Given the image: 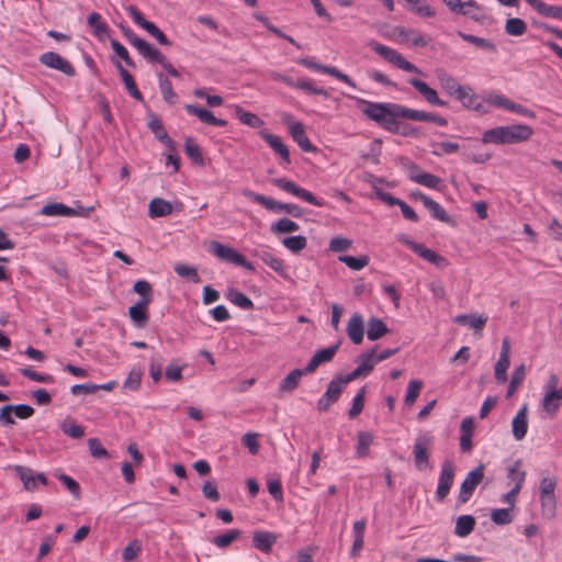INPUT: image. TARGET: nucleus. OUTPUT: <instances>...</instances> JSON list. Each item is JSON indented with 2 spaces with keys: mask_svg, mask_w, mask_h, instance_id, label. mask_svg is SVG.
I'll return each mask as SVG.
<instances>
[{
  "mask_svg": "<svg viewBox=\"0 0 562 562\" xmlns=\"http://www.w3.org/2000/svg\"><path fill=\"white\" fill-rule=\"evenodd\" d=\"M357 101L358 108L371 121L387 132H400V119L409 120L411 109L393 102H372L348 95Z\"/></svg>",
  "mask_w": 562,
  "mask_h": 562,
  "instance_id": "obj_1",
  "label": "nucleus"
},
{
  "mask_svg": "<svg viewBox=\"0 0 562 562\" xmlns=\"http://www.w3.org/2000/svg\"><path fill=\"white\" fill-rule=\"evenodd\" d=\"M533 134L532 127L526 124H513L487 130L482 135L484 144H517L528 140Z\"/></svg>",
  "mask_w": 562,
  "mask_h": 562,
  "instance_id": "obj_2",
  "label": "nucleus"
},
{
  "mask_svg": "<svg viewBox=\"0 0 562 562\" xmlns=\"http://www.w3.org/2000/svg\"><path fill=\"white\" fill-rule=\"evenodd\" d=\"M210 251L223 261L243 267L249 271H255L254 265L246 260V258L240 252L229 246L221 244L220 241L212 240L210 243Z\"/></svg>",
  "mask_w": 562,
  "mask_h": 562,
  "instance_id": "obj_3",
  "label": "nucleus"
},
{
  "mask_svg": "<svg viewBox=\"0 0 562 562\" xmlns=\"http://www.w3.org/2000/svg\"><path fill=\"white\" fill-rule=\"evenodd\" d=\"M369 46L380 56H382L386 61L394 64L400 69L414 72L422 74V70L418 69L414 64L406 60L397 50L390 48L383 44L378 43L376 41H371Z\"/></svg>",
  "mask_w": 562,
  "mask_h": 562,
  "instance_id": "obj_4",
  "label": "nucleus"
},
{
  "mask_svg": "<svg viewBox=\"0 0 562 562\" xmlns=\"http://www.w3.org/2000/svg\"><path fill=\"white\" fill-rule=\"evenodd\" d=\"M484 464H479L467 474L460 486L458 504H465L470 501L475 488L484 479Z\"/></svg>",
  "mask_w": 562,
  "mask_h": 562,
  "instance_id": "obj_5",
  "label": "nucleus"
},
{
  "mask_svg": "<svg viewBox=\"0 0 562 562\" xmlns=\"http://www.w3.org/2000/svg\"><path fill=\"white\" fill-rule=\"evenodd\" d=\"M126 10L133 18L134 22L155 37L159 44L165 46L171 45V42L167 38L164 32L154 22L147 21L135 5H128Z\"/></svg>",
  "mask_w": 562,
  "mask_h": 562,
  "instance_id": "obj_6",
  "label": "nucleus"
},
{
  "mask_svg": "<svg viewBox=\"0 0 562 562\" xmlns=\"http://www.w3.org/2000/svg\"><path fill=\"white\" fill-rule=\"evenodd\" d=\"M346 383L341 379V374L336 375L328 384L326 392L323 396L317 401V408L321 412H326L329 409L331 404L336 403L344 389L346 387Z\"/></svg>",
  "mask_w": 562,
  "mask_h": 562,
  "instance_id": "obj_7",
  "label": "nucleus"
},
{
  "mask_svg": "<svg viewBox=\"0 0 562 562\" xmlns=\"http://www.w3.org/2000/svg\"><path fill=\"white\" fill-rule=\"evenodd\" d=\"M456 467L452 461L447 460L442 463L438 477V486L436 490V498L438 502H443L453 484Z\"/></svg>",
  "mask_w": 562,
  "mask_h": 562,
  "instance_id": "obj_8",
  "label": "nucleus"
},
{
  "mask_svg": "<svg viewBox=\"0 0 562 562\" xmlns=\"http://www.w3.org/2000/svg\"><path fill=\"white\" fill-rule=\"evenodd\" d=\"M38 60L44 66L60 71L61 74L74 77L76 76V69L72 64L55 52L43 53Z\"/></svg>",
  "mask_w": 562,
  "mask_h": 562,
  "instance_id": "obj_9",
  "label": "nucleus"
},
{
  "mask_svg": "<svg viewBox=\"0 0 562 562\" xmlns=\"http://www.w3.org/2000/svg\"><path fill=\"white\" fill-rule=\"evenodd\" d=\"M299 63L306 68L330 75L346 85L356 88L355 81L348 75L341 72L337 67L318 64L310 57L301 58Z\"/></svg>",
  "mask_w": 562,
  "mask_h": 562,
  "instance_id": "obj_10",
  "label": "nucleus"
},
{
  "mask_svg": "<svg viewBox=\"0 0 562 562\" xmlns=\"http://www.w3.org/2000/svg\"><path fill=\"white\" fill-rule=\"evenodd\" d=\"M510 344L508 338L503 339L501 353L497 362L494 367L495 380L498 383H505L507 381V369L510 364Z\"/></svg>",
  "mask_w": 562,
  "mask_h": 562,
  "instance_id": "obj_11",
  "label": "nucleus"
},
{
  "mask_svg": "<svg viewBox=\"0 0 562 562\" xmlns=\"http://www.w3.org/2000/svg\"><path fill=\"white\" fill-rule=\"evenodd\" d=\"M339 346H340V341H338L337 344H335L328 348L317 350L315 352V355L308 361L307 366L305 367V373L306 374L313 373L314 371H316V369L322 363L331 361L333 358L335 357L336 352L338 351Z\"/></svg>",
  "mask_w": 562,
  "mask_h": 562,
  "instance_id": "obj_12",
  "label": "nucleus"
},
{
  "mask_svg": "<svg viewBox=\"0 0 562 562\" xmlns=\"http://www.w3.org/2000/svg\"><path fill=\"white\" fill-rule=\"evenodd\" d=\"M148 128L155 134L156 138L161 142L170 151H176L177 144L176 142L169 137L167 131L164 127V124L161 120L155 115L151 114L149 122H148Z\"/></svg>",
  "mask_w": 562,
  "mask_h": 562,
  "instance_id": "obj_13",
  "label": "nucleus"
},
{
  "mask_svg": "<svg viewBox=\"0 0 562 562\" xmlns=\"http://www.w3.org/2000/svg\"><path fill=\"white\" fill-rule=\"evenodd\" d=\"M409 85H412L420 95L431 105L436 106H447V102L438 97V93L435 89L429 87L425 81L411 78L408 80Z\"/></svg>",
  "mask_w": 562,
  "mask_h": 562,
  "instance_id": "obj_14",
  "label": "nucleus"
},
{
  "mask_svg": "<svg viewBox=\"0 0 562 562\" xmlns=\"http://www.w3.org/2000/svg\"><path fill=\"white\" fill-rule=\"evenodd\" d=\"M184 108L189 114L195 115L203 123L221 127L227 125V121L215 117L214 114L205 108L194 104H187Z\"/></svg>",
  "mask_w": 562,
  "mask_h": 562,
  "instance_id": "obj_15",
  "label": "nucleus"
},
{
  "mask_svg": "<svg viewBox=\"0 0 562 562\" xmlns=\"http://www.w3.org/2000/svg\"><path fill=\"white\" fill-rule=\"evenodd\" d=\"M409 178L422 186L436 189L441 183V179L435 175L423 171L417 165L409 168Z\"/></svg>",
  "mask_w": 562,
  "mask_h": 562,
  "instance_id": "obj_16",
  "label": "nucleus"
},
{
  "mask_svg": "<svg viewBox=\"0 0 562 562\" xmlns=\"http://www.w3.org/2000/svg\"><path fill=\"white\" fill-rule=\"evenodd\" d=\"M260 136L262 137V139H265L267 142V144L277 154H279L281 156V158L285 165L291 164L290 151H289L286 145L282 142V139L278 135L271 134L267 131H261Z\"/></svg>",
  "mask_w": 562,
  "mask_h": 562,
  "instance_id": "obj_17",
  "label": "nucleus"
},
{
  "mask_svg": "<svg viewBox=\"0 0 562 562\" xmlns=\"http://www.w3.org/2000/svg\"><path fill=\"white\" fill-rule=\"evenodd\" d=\"M562 403V386L559 390H544L541 402L542 408L550 416H554Z\"/></svg>",
  "mask_w": 562,
  "mask_h": 562,
  "instance_id": "obj_18",
  "label": "nucleus"
},
{
  "mask_svg": "<svg viewBox=\"0 0 562 562\" xmlns=\"http://www.w3.org/2000/svg\"><path fill=\"white\" fill-rule=\"evenodd\" d=\"M290 134L303 151L315 153L317 150V148L310 142L305 133L304 125L301 122H296L290 126Z\"/></svg>",
  "mask_w": 562,
  "mask_h": 562,
  "instance_id": "obj_19",
  "label": "nucleus"
},
{
  "mask_svg": "<svg viewBox=\"0 0 562 562\" xmlns=\"http://www.w3.org/2000/svg\"><path fill=\"white\" fill-rule=\"evenodd\" d=\"M347 335L355 345H360L363 340L364 327L363 318L359 313H355L347 325Z\"/></svg>",
  "mask_w": 562,
  "mask_h": 562,
  "instance_id": "obj_20",
  "label": "nucleus"
},
{
  "mask_svg": "<svg viewBox=\"0 0 562 562\" xmlns=\"http://www.w3.org/2000/svg\"><path fill=\"white\" fill-rule=\"evenodd\" d=\"M277 539V536L270 531L257 530L252 535V544L257 550L270 553Z\"/></svg>",
  "mask_w": 562,
  "mask_h": 562,
  "instance_id": "obj_21",
  "label": "nucleus"
},
{
  "mask_svg": "<svg viewBox=\"0 0 562 562\" xmlns=\"http://www.w3.org/2000/svg\"><path fill=\"white\" fill-rule=\"evenodd\" d=\"M429 443H430V439H428V438H418V439H416V441L414 443L413 453H414L415 465L419 470H422L428 465V460H429L428 446H429Z\"/></svg>",
  "mask_w": 562,
  "mask_h": 562,
  "instance_id": "obj_22",
  "label": "nucleus"
},
{
  "mask_svg": "<svg viewBox=\"0 0 562 562\" xmlns=\"http://www.w3.org/2000/svg\"><path fill=\"white\" fill-rule=\"evenodd\" d=\"M436 77L439 81V86L441 87V89L445 90L447 94L451 97H456L457 93L460 92V89L463 87L454 77H452L443 69H437Z\"/></svg>",
  "mask_w": 562,
  "mask_h": 562,
  "instance_id": "obj_23",
  "label": "nucleus"
},
{
  "mask_svg": "<svg viewBox=\"0 0 562 562\" xmlns=\"http://www.w3.org/2000/svg\"><path fill=\"white\" fill-rule=\"evenodd\" d=\"M513 436L516 440H522L528 430L527 405H524L512 422Z\"/></svg>",
  "mask_w": 562,
  "mask_h": 562,
  "instance_id": "obj_24",
  "label": "nucleus"
},
{
  "mask_svg": "<svg viewBox=\"0 0 562 562\" xmlns=\"http://www.w3.org/2000/svg\"><path fill=\"white\" fill-rule=\"evenodd\" d=\"M453 321L459 325H465L476 331H481L487 322V316L479 314H460L457 315Z\"/></svg>",
  "mask_w": 562,
  "mask_h": 562,
  "instance_id": "obj_25",
  "label": "nucleus"
},
{
  "mask_svg": "<svg viewBox=\"0 0 562 562\" xmlns=\"http://www.w3.org/2000/svg\"><path fill=\"white\" fill-rule=\"evenodd\" d=\"M148 305L149 303H146V301H137L133 306L128 308V315L131 319L138 327H144L148 322Z\"/></svg>",
  "mask_w": 562,
  "mask_h": 562,
  "instance_id": "obj_26",
  "label": "nucleus"
},
{
  "mask_svg": "<svg viewBox=\"0 0 562 562\" xmlns=\"http://www.w3.org/2000/svg\"><path fill=\"white\" fill-rule=\"evenodd\" d=\"M115 66L128 93L137 101H143V94L138 90L133 76L122 66L120 61H116Z\"/></svg>",
  "mask_w": 562,
  "mask_h": 562,
  "instance_id": "obj_27",
  "label": "nucleus"
},
{
  "mask_svg": "<svg viewBox=\"0 0 562 562\" xmlns=\"http://www.w3.org/2000/svg\"><path fill=\"white\" fill-rule=\"evenodd\" d=\"M396 33L403 38V41H411L413 46L425 47L430 43V37H427L415 30H407L402 26L395 29Z\"/></svg>",
  "mask_w": 562,
  "mask_h": 562,
  "instance_id": "obj_28",
  "label": "nucleus"
},
{
  "mask_svg": "<svg viewBox=\"0 0 562 562\" xmlns=\"http://www.w3.org/2000/svg\"><path fill=\"white\" fill-rule=\"evenodd\" d=\"M257 256L260 258V260L263 263H266L268 267H270L278 274H280L283 278L288 277L284 261L282 259L274 257L269 251H260V252H258Z\"/></svg>",
  "mask_w": 562,
  "mask_h": 562,
  "instance_id": "obj_29",
  "label": "nucleus"
},
{
  "mask_svg": "<svg viewBox=\"0 0 562 562\" xmlns=\"http://www.w3.org/2000/svg\"><path fill=\"white\" fill-rule=\"evenodd\" d=\"M135 48L138 53L150 61L160 64L165 59V55L159 49L147 43L145 40L138 41Z\"/></svg>",
  "mask_w": 562,
  "mask_h": 562,
  "instance_id": "obj_30",
  "label": "nucleus"
},
{
  "mask_svg": "<svg viewBox=\"0 0 562 562\" xmlns=\"http://www.w3.org/2000/svg\"><path fill=\"white\" fill-rule=\"evenodd\" d=\"M389 331L386 324L376 317H372L368 321L367 337L369 340L374 341L383 337Z\"/></svg>",
  "mask_w": 562,
  "mask_h": 562,
  "instance_id": "obj_31",
  "label": "nucleus"
},
{
  "mask_svg": "<svg viewBox=\"0 0 562 562\" xmlns=\"http://www.w3.org/2000/svg\"><path fill=\"white\" fill-rule=\"evenodd\" d=\"M475 527V518L472 515H462L457 518L454 533L464 538L469 536Z\"/></svg>",
  "mask_w": 562,
  "mask_h": 562,
  "instance_id": "obj_32",
  "label": "nucleus"
},
{
  "mask_svg": "<svg viewBox=\"0 0 562 562\" xmlns=\"http://www.w3.org/2000/svg\"><path fill=\"white\" fill-rule=\"evenodd\" d=\"M411 117L412 121H418V122H434L438 124L439 126H447L448 121L447 119L439 116L435 113L425 112L420 110L411 109Z\"/></svg>",
  "mask_w": 562,
  "mask_h": 562,
  "instance_id": "obj_33",
  "label": "nucleus"
},
{
  "mask_svg": "<svg viewBox=\"0 0 562 562\" xmlns=\"http://www.w3.org/2000/svg\"><path fill=\"white\" fill-rule=\"evenodd\" d=\"M235 115L243 124L252 128H259L265 124L257 114L247 112L239 105L235 106Z\"/></svg>",
  "mask_w": 562,
  "mask_h": 562,
  "instance_id": "obj_34",
  "label": "nucleus"
},
{
  "mask_svg": "<svg viewBox=\"0 0 562 562\" xmlns=\"http://www.w3.org/2000/svg\"><path fill=\"white\" fill-rule=\"evenodd\" d=\"M13 470L19 475L26 491H34L36 487L35 473L32 469L23 465H14Z\"/></svg>",
  "mask_w": 562,
  "mask_h": 562,
  "instance_id": "obj_35",
  "label": "nucleus"
},
{
  "mask_svg": "<svg viewBox=\"0 0 562 562\" xmlns=\"http://www.w3.org/2000/svg\"><path fill=\"white\" fill-rule=\"evenodd\" d=\"M88 24L93 29L94 35L103 40L109 34V26L102 21L100 13L92 12L88 15Z\"/></svg>",
  "mask_w": 562,
  "mask_h": 562,
  "instance_id": "obj_36",
  "label": "nucleus"
},
{
  "mask_svg": "<svg viewBox=\"0 0 562 562\" xmlns=\"http://www.w3.org/2000/svg\"><path fill=\"white\" fill-rule=\"evenodd\" d=\"M305 373V369H294L292 370L281 382L280 390L284 392H291L295 390L300 383V380Z\"/></svg>",
  "mask_w": 562,
  "mask_h": 562,
  "instance_id": "obj_37",
  "label": "nucleus"
},
{
  "mask_svg": "<svg viewBox=\"0 0 562 562\" xmlns=\"http://www.w3.org/2000/svg\"><path fill=\"white\" fill-rule=\"evenodd\" d=\"M184 207V205L179 202H168L161 198H154L149 205L148 211H181Z\"/></svg>",
  "mask_w": 562,
  "mask_h": 562,
  "instance_id": "obj_38",
  "label": "nucleus"
},
{
  "mask_svg": "<svg viewBox=\"0 0 562 562\" xmlns=\"http://www.w3.org/2000/svg\"><path fill=\"white\" fill-rule=\"evenodd\" d=\"M159 88L164 100L169 104H175L178 100L177 93L173 91L171 81L162 74L158 75Z\"/></svg>",
  "mask_w": 562,
  "mask_h": 562,
  "instance_id": "obj_39",
  "label": "nucleus"
},
{
  "mask_svg": "<svg viewBox=\"0 0 562 562\" xmlns=\"http://www.w3.org/2000/svg\"><path fill=\"white\" fill-rule=\"evenodd\" d=\"M60 429L72 439H80L85 436V428L77 425L71 418H65L60 424Z\"/></svg>",
  "mask_w": 562,
  "mask_h": 562,
  "instance_id": "obj_40",
  "label": "nucleus"
},
{
  "mask_svg": "<svg viewBox=\"0 0 562 562\" xmlns=\"http://www.w3.org/2000/svg\"><path fill=\"white\" fill-rule=\"evenodd\" d=\"M186 155L195 164L203 166L204 159L200 146L191 137H187L184 143Z\"/></svg>",
  "mask_w": 562,
  "mask_h": 562,
  "instance_id": "obj_41",
  "label": "nucleus"
},
{
  "mask_svg": "<svg viewBox=\"0 0 562 562\" xmlns=\"http://www.w3.org/2000/svg\"><path fill=\"white\" fill-rule=\"evenodd\" d=\"M40 211H94V206H83L78 201L75 206H67L58 202H48L41 206Z\"/></svg>",
  "mask_w": 562,
  "mask_h": 562,
  "instance_id": "obj_42",
  "label": "nucleus"
},
{
  "mask_svg": "<svg viewBox=\"0 0 562 562\" xmlns=\"http://www.w3.org/2000/svg\"><path fill=\"white\" fill-rule=\"evenodd\" d=\"M527 31V24L519 18H509L505 24V32L512 36H520Z\"/></svg>",
  "mask_w": 562,
  "mask_h": 562,
  "instance_id": "obj_43",
  "label": "nucleus"
},
{
  "mask_svg": "<svg viewBox=\"0 0 562 562\" xmlns=\"http://www.w3.org/2000/svg\"><path fill=\"white\" fill-rule=\"evenodd\" d=\"M454 98L467 109L474 106V103L479 99L470 86H463Z\"/></svg>",
  "mask_w": 562,
  "mask_h": 562,
  "instance_id": "obj_44",
  "label": "nucleus"
},
{
  "mask_svg": "<svg viewBox=\"0 0 562 562\" xmlns=\"http://www.w3.org/2000/svg\"><path fill=\"white\" fill-rule=\"evenodd\" d=\"M133 291L140 295L138 301H146L151 303L153 301V286L147 280H138L133 285Z\"/></svg>",
  "mask_w": 562,
  "mask_h": 562,
  "instance_id": "obj_45",
  "label": "nucleus"
},
{
  "mask_svg": "<svg viewBox=\"0 0 562 562\" xmlns=\"http://www.w3.org/2000/svg\"><path fill=\"white\" fill-rule=\"evenodd\" d=\"M526 372H525V366L520 364L517 367L513 374L512 379L507 389L506 397L509 398L514 395V393L517 391L518 386L522 383L525 379Z\"/></svg>",
  "mask_w": 562,
  "mask_h": 562,
  "instance_id": "obj_46",
  "label": "nucleus"
},
{
  "mask_svg": "<svg viewBox=\"0 0 562 562\" xmlns=\"http://www.w3.org/2000/svg\"><path fill=\"white\" fill-rule=\"evenodd\" d=\"M409 200L415 203L420 202L422 205L426 207L428 211H443L437 202H435L432 199L425 195L420 191H413L409 194Z\"/></svg>",
  "mask_w": 562,
  "mask_h": 562,
  "instance_id": "obj_47",
  "label": "nucleus"
},
{
  "mask_svg": "<svg viewBox=\"0 0 562 562\" xmlns=\"http://www.w3.org/2000/svg\"><path fill=\"white\" fill-rule=\"evenodd\" d=\"M338 260L340 262H344L348 268L356 270V271L363 269L369 263L368 256L353 257V256L344 255V256H339Z\"/></svg>",
  "mask_w": 562,
  "mask_h": 562,
  "instance_id": "obj_48",
  "label": "nucleus"
},
{
  "mask_svg": "<svg viewBox=\"0 0 562 562\" xmlns=\"http://www.w3.org/2000/svg\"><path fill=\"white\" fill-rule=\"evenodd\" d=\"M540 503L542 516L549 520L553 519L557 512L555 496H540Z\"/></svg>",
  "mask_w": 562,
  "mask_h": 562,
  "instance_id": "obj_49",
  "label": "nucleus"
},
{
  "mask_svg": "<svg viewBox=\"0 0 562 562\" xmlns=\"http://www.w3.org/2000/svg\"><path fill=\"white\" fill-rule=\"evenodd\" d=\"M373 442V436L370 432H359L357 443V454L360 458H364L369 454L370 446Z\"/></svg>",
  "mask_w": 562,
  "mask_h": 562,
  "instance_id": "obj_50",
  "label": "nucleus"
},
{
  "mask_svg": "<svg viewBox=\"0 0 562 562\" xmlns=\"http://www.w3.org/2000/svg\"><path fill=\"white\" fill-rule=\"evenodd\" d=\"M282 244L290 251L297 254L306 247L307 240L304 236L296 235V236L285 237L282 240Z\"/></svg>",
  "mask_w": 562,
  "mask_h": 562,
  "instance_id": "obj_51",
  "label": "nucleus"
},
{
  "mask_svg": "<svg viewBox=\"0 0 562 562\" xmlns=\"http://www.w3.org/2000/svg\"><path fill=\"white\" fill-rule=\"evenodd\" d=\"M240 537V531L238 529H231L224 535H220L213 538L212 542L218 548H227L234 541H236Z\"/></svg>",
  "mask_w": 562,
  "mask_h": 562,
  "instance_id": "obj_52",
  "label": "nucleus"
},
{
  "mask_svg": "<svg viewBox=\"0 0 562 562\" xmlns=\"http://www.w3.org/2000/svg\"><path fill=\"white\" fill-rule=\"evenodd\" d=\"M458 35L465 42L474 44L477 47H481V48H484V49H487L491 52L496 50L495 45L492 42H490L488 40H485L483 37H479V36L472 35V34H467L461 31L458 32Z\"/></svg>",
  "mask_w": 562,
  "mask_h": 562,
  "instance_id": "obj_53",
  "label": "nucleus"
},
{
  "mask_svg": "<svg viewBox=\"0 0 562 562\" xmlns=\"http://www.w3.org/2000/svg\"><path fill=\"white\" fill-rule=\"evenodd\" d=\"M227 297L228 300L235 304L236 306L243 308V310H251L254 308V303L247 296L245 295L243 292H239V291H231L228 294H227Z\"/></svg>",
  "mask_w": 562,
  "mask_h": 562,
  "instance_id": "obj_54",
  "label": "nucleus"
},
{
  "mask_svg": "<svg viewBox=\"0 0 562 562\" xmlns=\"http://www.w3.org/2000/svg\"><path fill=\"white\" fill-rule=\"evenodd\" d=\"M296 89L303 90L308 94H321L328 98V92L324 88L316 87L311 79L296 80Z\"/></svg>",
  "mask_w": 562,
  "mask_h": 562,
  "instance_id": "obj_55",
  "label": "nucleus"
},
{
  "mask_svg": "<svg viewBox=\"0 0 562 562\" xmlns=\"http://www.w3.org/2000/svg\"><path fill=\"white\" fill-rule=\"evenodd\" d=\"M364 396H366V386H362L359 389L357 394L355 395L352 400V406L348 412V415L350 418H356L359 416L363 409L364 406Z\"/></svg>",
  "mask_w": 562,
  "mask_h": 562,
  "instance_id": "obj_56",
  "label": "nucleus"
},
{
  "mask_svg": "<svg viewBox=\"0 0 562 562\" xmlns=\"http://www.w3.org/2000/svg\"><path fill=\"white\" fill-rule=\"evenodd\" d=\"M175 272L182 278L190 279L193 283H200L201 279L198 274V271L194 267L184 265V263H177L175 266Z\"/></svg>",
  "mask_w": 562,
  "mask_h": 562,
  "instance_id": "obj_57",
  "label": "nucleus"
},
{
  "mask_svg": "<svg viewBox=\"0 0 562 562\" xmlns=\"http://www.w3.org/2000/svg\"><path fill=\"white\" fill-rule=\"evenodd\" d=\"M423 387V382L420 380H412L408 383L406 396L404 400L405 405L411 406L413 405Z\"/></svg>",
  "mask_w": 562,
  "mask_h": 562,
  "instance_id": "obj_58",
  "label": "nucleus"
},
{
  "mask_svg": "<svg viewBox=\"0 0 562 562\" xmlns=\"http://www.w3.org/2000/svg\"><path fill=\"white\" fill-rule=\"evenodd\" d=\"M142 376H143V373H142L140 369H138V368L132 369L130 371L127 378L124 381V384H123L124 389L131 390V391L138 390L140 386Z\"/></svg>",
  "mask_w": 562,
  "mask_h": 562,
  "instance_id": "obj_59",
  "label": "nucleus"
},
{
  "mask_svg": "<svg viewBox=\"0 0 562 562\" xmlns=\"http://www.w3.org/2000/svg\"><path fill=\"white\" fill-rule=\"evenodd\" d=\"M162 362L164 359L161 356L155 353L150 358L149 362V375L155 382H158L162 375Z\"/></svg>",
  "mask_w": 562,
  "mask_h": 562,
  "instance_id": "obj_60",
  "label": "nucleus"
},
{
  "mask_svg": "<svg viewBox=\"0 0 562 562\" xmlns=\"http://www.w3.org/2000/svg\"><path fill=\"white\" fill-rule=\"evenodd\" d=\"M481 7L474 0H469L465 2H461L457 14L470 16L473 20L477 21L480 18L474 13V11H480Z\"/></svg>",
  "mask_w": 562,
  "mask_h": 562,
  "instance_id": "obj_61",
  "label": "nucleus"
},
{
  "mask_svg": "<svg viewBox=\"0 0 562 562\" xmlns=\"http://www.w3.org/2000/svg\"><path fill=\"white\" fill-rule=\"evenodd\" d=\"M142 551V544L138 540L131 541L122 552V558L126 562L135 560Z\"/></svg>",
  "mask_w": 562,
  "mask_h": 562,
  "instance_id": "obj_62",
  "label": "nucleus"
},
{
  "mask_svg": "<svg viewBox=\"0 0 562 562\" xmlns=\"http://www.w3.org/2000/svg\"><path fill=\"white\" fill-rule=\"evenodd\" d=\"M492 521L496 525H507L513 521V516L510 515V508H497L493 509L491 514Z\"/></svg>",
  "mask_w": 562,
  "mask_h": 562,
  "instance_id": "obj_63",
  "label": "nucleus"
},
{
  "mask_svg": "<svg viewBox=\"0 0 562 562\" xmlns=\"http://www.w3.org/2000/svg\"><path fill=\"white\" fill-rule=\"evenodd\" d=\"M300 226L292 220L281 218L272 225V231L276 233H292L299 231Z\"/></svg>",
  "mask_w": 562,
  "mask_h": 562,
  "instance_id": "obj_64",
  "label": "nucleus"
}]
</instances>
